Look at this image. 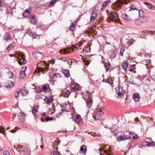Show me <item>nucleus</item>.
I'll return each mask as SVG.
<instances>
[{
	"mask_svg": "<svg viewBox=\"0 0 155 155\" xmlns=\"http://www.w3.org/2000/svg\"><path fill=\"white\" fill-rule=\"evenodd\" d=\"M38 66L41 67H38L35 71L38 72H43V74H44V72H47L49 68V65L45 61L38 63Z\"/></svg>",
	"mask_w": 155,
	"mask_h": 155,
	"instance_id": "obj_1",
	"label": "nucleus"
},
{
	"mask_svg": "<svg viewBox=\"0 0 155 155\" xmlns=\"http://www.w3.org/2000/svg\"><path fill=\"white\" fill-rule=\"evenodd\" d=\"M104 110L103 107L100 105L97 106L93 114L94 119L95 120L100 119L101 116L103 114Z\"/></svg>",
	"mask_w": 155,
	"mask_h": 155,
	"instance_id": "obj_2",
	"label": "nucleus"
},
{
	"mask_svg": "<svg viewBox=\"0 0 155 155\" xmlns=\"http://www.w3.org/2000/svg\"><path fill=\"white\" fill-rule=\"evenodd\" d=\"M82 95L83 98L85 100L86 102L87 107L88 108L91 107L93 104V101L89 92L87 91L86 92H83Z\"/></svg>",
	"mask_w": 155,
	"mask_h": 155,
	"instance_id": "obj_3",
	"label": "nucleus"
},
{
	"mask_svg": "<svg viewBox=\"0 0 155 155\" xmlns=\"http://www.w3.org/2000/svg\"><path fill=\"white\" fill-rule=\"evenodd\" d=\"M109 18L112 21L115 22L119 23L120 19L118 14L115 12H112L108 15Z\"/></svg>",
	"mask_w": 155,
	"mask_h": 155,
	"instance_id": "obj_4",
	"label": "nucleus"
},
{
	"mask_svg": "<svg viewBox=\"0 0 155 155\" xmlns=\"http://www.w3.org/2000/svg\"><path fill=\"white\" fill-rule=\"evenodd\" d=\"M99 150L100 152L103 150L107 155H111V154L109 153L110 152V147L107 145L103 148H99Z\"/></svg>",
	"mask_w": 155,
	"mask_h": 155,
	"instance_id": "obj_5",
	"label": "nucleus"
},
{
	"mask_svg": "<svg viewBox=\"0 0 155 155\" xmlns=\"http://www.w3.org/2000/svg\"><path fill=\"white\" fill-rule=\"evenodd\" d=\"M46 114L45 113H43L42 114V117L41 118V121L42 122H44L45 120L46 122L52 120L53 119L52 117H47L46 116Z\"/></svg>",
	"mask_w": 155,
	"mask_h": 155,
	"instance_id": "obj_6",
	"label": "nucleus"
},
{
	"mask_svg": "<svg viewBox=\"0 0 155 155\" xmlns=\"http://www.w3.org/2000/svg\"><path fill=\"white\" fill-rule=\"evenodd\" d=\"M18 63L20 65L24 64L27 63V61L23 57V55H19L18 57Z\"/></svg>",
	"mask_w": 155,
	"mask_h": 155,
	"instance_id": "obj_7",
	"label": "nucleus"
},
{
	"mask_svg": "<svg viewBox=\"0 0 155 155\" xmlns=\"http://www.w3.org/2000/svg\"><path fill=\"white\" fill-rule=\"evenodd\" d=\"M80 88V85L76 83L72 84L71 86V90L73 92H75L79 90Z\"/></svg>",
	"mask_w": 155,
	"mask_h": 155,
	"instance_id": "obj_8",
	"label": "nucleus"
},
{
	"mask_svg": "<svg viewBox=\"0 0 155 155\" xmlns=\"http://www.w3.org/2000/svg\"><path fill=\"white\" fill-rule=\"evenodd\" d=\"M130 137L129 136L126 135L124 134L121 135L117 138V140L119 142L127 139H130Z\"/></svg>",
	"mask_w": 155,
	"mask_h": 155,
	"instance_id": "obj_9",
	"label": "nucleus"
},
{
	"mask_svg": "<svg viewBox=\"0 0 155 155\" xmlns=\"http://www.w3.org/2000/svg\"><path fill=\"white\" fill-rule=\"evenodd\" d=\"M27 67H23L20 71V74L19 75V78L20 79H22L25 78L26 76V74L25 71Z\"/></svg>",
	"mask_w": 155,
	"mask_h": 155,
	"instance_id": "obj_10",
	"label": "nucleus"
},
{
	"mask_svg": "<svg viewBox=\"0 0 155 155\" xmlns=\"http://www.w3.org/2000/svg\"><path fill=\"white\" fill-rule=\"evenodd\" d=\"M83 43V42L82 41H81L76 43L75 45H74L73 48L72 49L73 51L74 52L78 50L80 47L82 46Z\"/></svg>",
	"mask_w": 155,
	"mask_h": 155,
	"instance_id": "obj_11",
	"label": "nucleus"
},
{
	"mask_svg": "<svg viewBox=\"0 0 155 155\" xmlns=\"http://www.w3.org/2000/svg\"><path fill=\"white\" fill-rule=\"evenodd\" d=\"M125 3H126L125 0H118L115 2V4L116 7H117L118 8L120 9L121 8V5L122 4H124Z\"/></svg>",
	"mask_w": 155,
	"mask_h": 155,
	"instance_id": "obj_12",
	"label": "nucleus"
},
{
	"mask_svg": "<svg viewBox=\"0 0 155 155\" xmlns=\"http://www.w3.org/2000/svg\"><path fill=\"white\" fill-rule=\"evenodd\" d=\"M35 15H30L29 17V20L31 23L34 25L37 24V20L35 18Z\"/></svg>",
	"mask_w": 155,
	"mask_h": 155,
	"instance_id": "obj_13",
	"label": "nucleus"
},
{
	"mask_svg": "<svg viewBox=\"0 0 155 155\" xmlns=\"http://www.w3.org/2000/svg\"><path fill=\"white\" fill-rule=\"evenodd\" d=\"M133 99L136 101H138L140 98V96L138 93H134L132 95Z\"/></svg>",
	"mask_w": 155,
	"mask_h": 155,
	"instance_id": "obj_14",
	"label": "nucleus"
},
{
	"mask_svg": "<svg viewBox=\"0 0 155 155\" xmlns=\"http://www.w3.org/2000/svg\"><path fill=\"white\" fill-rule=\"evenodd\" d=\"M31 8H29L28 9L25 10V12L23 14V16L25 17H28L31 12Z\"/></svg>",
	"mask_w": 155,
	"mask_h": 155,
	"instance_id": "obj_15",
	"label": "nucleus"
},
{
	"mask_svg": "<svg viewBox=\"0 0 155 155\" xmlns=\"http://www.w3.org/2000/svg\"><path fill=\"white\" fill-rule=\"evenodd\" d=\"M70 52V50L68 48H65L61 49L60 51V53L62 54H68Z\"/></svg>",
	"mask_w": 155,
	"mask_h": 155,
	"instance_id": "obj_16",
	"label": "nucleus"
},
{
	"mask_svg": "<svg viewBox=\"0 0 155 155\" xmlns=\"http://www.w3.org/2000/svg\"><path fill=\"white\" fill-rule=\"evenodd\" d=\"M21 92L22 95L23 96L27 95L28 93V90L25 87H23L21 90Z\"/></svg>",
	"mask_w": 155,
	"mask_h": 155,
	"instance_id": "obj_17",
	"label": "nucleus"
},
{
	"mask_svg": "<svg viewBox=\"0 0 155 155\" xmlns=\"http://www.w3.org/2000/svg\"><path fill=\"white\" fill-rule=\"evenodd\" d=\"M110 2V1L109 0H107L104 2L102 5L101 7L100 8L101 9V10H103L104 9L107 5L109 4Z\"/></svg>",
	"mask_w": 155,
	"mask_h": 155,
	"instance_id": "obj_18",
	"label": "nucleus"
},
{
	"mask_svg": "<svg viewBox=\"0 0 155 155\" xmlns=\"http://www.w3.org/2000/svg\"><path fill=\"white\" fill-rule=\"evenodd\" d=\"M97 18L96 12H92L91 17L90 21L93 22Z\"/></svg>",
	"mask_w": 155,
	"mask_h": 155,
	"instance_id": "obj_19",
	"label": "nucleus"
},
{
	"mask_svg": "<svg viewBox=\"0 0 155 155\" xmlns=\"http://www.w3.org/2000/svg\"><path fill=\"white\" fill-rule=\"evenodd\" d=\"M44 100L46 101L47 104L52 102V98L51 97L46 96Z\"/></svg>",
	"mask_w": 155,
	"mask_h": 155,
	"instance_id": "obj_20",
	"label": "nucleus"
},
{
	"mask_svg": "<svg viewBox=\"0 0 155 155\" xmlns=\"http://www.w3.org/2000/svg\"><path fill=\"white\" fill-rule=\"evenodd\" d=\"M128 61H125L123 62L122 64V67L126 71L127 70V68L128 67Z\"/></svg>",
	"mask_w": 155,
	"mask_h": 155,
	"instance_id": "obj_21",
	"label": "nucleus"
},
{
	"mask_svg": "<svg viewBox=\"0 0 155 155\" xmlns=\"http://www.w3.org/2000/svg\"><path fill=\"white\" fill-rule=\"evenodd\" d=\"M130 134L131 135L130 136H129V137H130V139H136L138 137V135L135 134L134 132H130Z\"/></svg>",
	"mask_w": 155,
	"mask_h": 155,
	"instance_id": "obj_22",
	"label": "nucleus"
},
{
	"mask_svg": "<svg viewBox=\"0 0 155 155\" xmlns=\"http://www.w3.org/2000/svg\"><path fill=\"white\" fill-rule=\"evenodd\" d=\"M49 87V85L48 84H46L43 85L42 87V91H44L45 93L48 92Z\"/></svg>",
	"mask_w": 155,
	"mask_h": 155,
	"instance_id": "obj_23",
	"label": "nucleus"
},
{
	"mask_svg": "<svg viewBox=\"0 0 155 155\" xmlns=\"http://www.w3.org/2000/svg\"><path fill=\"white\" fill-rule=\"evenodd\" d=\"M87 148L84 145H82L80 147V150L84 154H85L87 151Z\"/></svg>",
	"mask_w": 155,
	"mask_h": 155,
	"instance_id": "obj_24",
	"label": "nucleus"
},
{
	"mask_svg": "<svg viewBox=\"0 0 155 155\" xmlns=\"http://www.w3.org/2000/svg\"><path fill=\"white\" fill-rule=\"evenodd\" d=\"M102 82L107 83L110 84H112L113 83L112 80L111 79V78L110 77H108L107 79H103L102 80Z\"/></svg>",
	"mask_w": 155,
	"mask_h": 155,
	"instance_id": "obj_25",
	"label": "nucleus"
},
{
	"mask_svg": "<svg viewBox=\"0 0 155 155\" xmlns=\"http://www.w3.org/2000/svg\"><path fill=\"white\" fill-rule=\"evenodd\" d=\"M111 65L109 62H105L104 63V67L106 69V71L107 72L110 69Z\"/></svg>",
	"mask_w": 155,
	"mask_h": 155,
	"instance_id": "obj_26",
	"label": "nucleus"
},
{
	"mask_svg": "<svg viewBox=\"0 0 155 155\" xmlns=\"http://www.w3.org/2000/svg\"><path fill=\"white\" fill-rule=\"evenodd\" d=\"M62 73L64 74V76L66 77H68L70 76L69 71L68 70L63 69L62 70Z\"/></svg>",
	"mask_w": 155,
	"mask_h": 155,
	"instance_id": "obj_27",
	"label": "nucleus"
},
{
	"mask_svg": "<svg viewBox=\"0 0 155 155\" xmlns=\"http://www.w3.org/2000/svg\"><path fill=\"white\" fill-rule=\"evenodd\" d=\"M81 117L80 115H77L75 118L74 121L76 123L78 124L81 121Z\"/></svg>",
	"mask_w": 155,
	"mask_h": 155,
	"instance_id": "obj_28",
	"label": "nucleus"
},
{
	"mask_svg": "<svg viewBox=\"0 0 155 155\" xmlns=\"http://www.w3.org/2000/svg\"><path fill=\"white\" fill-rule=\"evenodd\" d=\"M14 85L13 82L11 81H9L6 83V86L7 88H11L13 87Z\"/></svg>",
	"mask_w": 155,
	"mask_h": 155,
	"instance_id": "obj_29",
	"label": "nucleus"
},
{
	"mask_svg": "<svg viewBox=\"0 0 155 155\" xmlns=\"http://www.w3.org/2000/svg\"><path fill=\"white\" fill-rule=\"evenodd\" d=\"M60 74L58 73H54L52 77V81H55L58 77H60Z\"/></svg>",
	"mask_w": 155,
	"mask_h": 155,
	"instance_id": "obj_30",
	"label": "nucleus"
},
{
	"mask_svg": "<svg viewBox=\"0 0 155 155\" xmlns=\"http://www.w3.org/2000/svg\"><path fill=\"white\" fill-rule=\"evenodd\" d=\"M57 2L56 0H51L49 3V6L50 7H53Z\"/></svg>",
	"mask_w": 155,
	"mask_h": 155,
	"instance_id": "obj_31",
	"label": "nucleus"
},
{
	"mask_svg": "<svg viewBox=\"0 0 155 155\" xmlns=\"http://www.w3.org/2000/svg\"><path fill=\"white\" fill-rule=\"evenodd\" d=\"M122 17L123 19L126 21H130L131 20V18L129 17L126 14L123 15Z\"/></svg>",
	"mask_w": 155,
	"mask_h": 155,
	"instance_id": "obj_32",
	"label": "nucleus"
},
{
	"mask_svg": "<svg viewBox=\"0 0 155 155\" xmlns=\"http://www.w3.org/2000/svg\"><path fill=\"white\" fill-rule=\"evenodd\" d=\"M90 48L88 46H86L84 47V48H83V50L81 51V53L83 52L84 51L87 52H90Z\"/></svg>",
	"mask_w": 155,
	"mask_h": 155,
	"instance_id": "obj_33",
	"label": "nucleus"
},
{
	"mask_svg": "<svg viewBox=\"0 0 155 155\" xmlns=\"http://www.w3.org/2000/svg\"><path fill=\"white\" fill-rule=\"evenodd\" d=\"M71 92V91L69 90H67L64 92L63 94V97H66L68 98L69 97V95Z\"/></svg>",
	"mask_w": 155,
	"mask_h": 155,
	"instance_id": "obj_34",
	"label": "nucleus"
},
{
	"mask_svg": "<svg viewBox=\"0 0 155 155\" xmlns=\"http://www.w3.org/2000/svg\"><path fill=\"white\" fill-rule=\"evenodd\" d=\"M135 24L137 26H139L141 25L142 24V21L140 18H138L135 21Z\"/></svg>",
	"mask_w": 155,
	"mask_h": 155,
	"instance_id": "obj_35",
	"label": "nucleus"
},
{
	"mask_svg": "<svg viewBox=\"0 0 155 155\" xmlns=\"http://www.w3.org/2000/svg\"><path fill=\"white\" fill-rule=\"evenodd\" d=\"M11 37L10 35L8 33L6 34L4 36V40L8 41L9 40H11Z\"/></svg>",
	"mask_w": 155,
	"mask_h": 155,
	"instance_id": "obj_36",
	"label": "nucleus"
},
{
	"mask_svg": "<svg viewBox=\"0 0 155 155\" xmlns=\"http://www.w3.org/2000/svg\"><path fill=\"white\" fill-rule=\"evenodd\" d=\"M35 89L37 93H40L42 91V87H40L36 86L35 87Z\"/></svg>",
	"mask_w": 155,
	"mask_h": 155,
	"instance_id": "obj_37",
	"label": "nucleus"
},
{
	"mask_svg": "<svg viewBox=\"0 0 155 155\" xmlns=\"http://www.w3.org/2000/svg\"><path fill=\"white\" fill-rule=\"evenodd\" d=\"M21 92V89L20 88H17L16 91V93L15 94V97L17 99L18 95Z\"/></svg>",
	"mask_w": 155,
	"mask_h": 155,
	"instance_id": "obj_38",
	"label": "nucleus"
},
{
	"mask_svg": "<svg viewBox=\"0 0 155 155\" xmlns=\"http://www.w3.org/2000/svg\"><path fill=\"white\" fill-rule=\"evenodd\" d=\"M38 110H37L36 107L34 106L32 108V113L35 116H36V114Z\"/></svg>",
	"mask_w": 155,
	"mask_h": 155,
	"instance_id": "obj_39",
	"label": "nucleus"
},
{
	"mask_svg": "<svg viewBox=\"0 0 155 155\" xmlns=\"http://www.w3.org/2000/svg\"><path fill=\"white\" fill-rule=\"evenodd\" d=\"M141 19V21H142V23L146 22L147 21V18L145 16H143L142 17H140Z\"/></svg>",
	"mask_w": 155,
	"mask_h": 155,
	"instance_id": "obj_40",
	"label": "nucleus"
},
{
	"mask_svg": "<svg viewBox=\"0 0 155 155\" xmlns=\"http://www.w3.org/2000/svg\"><path fill=\"white\" fill-rule=\"evenodd\" d=\"M110 56L111 58H114L116 56V53L113 51H110Z\"/></svg>",
	"mask_w": 155,
	"mask_h": 155,
	"instance_id": "obj_41",
	"label": "nucleus"
},
{
	"mask_svg": "<svg viewBox=\"0 0 155 155\" xmlns=\"http://www.w3.org/2000/svg\"><path fill=\"white\" fill-rule=\"evenodd\" d=\"M117 92L124 93V91H123L122 87H120V86H118V88L117 90Z\"/></svg>",
	"mask_w": 155,
	"mask_h": 155,
	"instance_id": "obj_42",
	"label": "nucleus"
},
{
	"mask_svg": "<svg viewBox=\"0 0 155 155\" xmlns=\"http://www.w3.org/2000/svg\"><path fill=\"white\" fill-rule=\"evenodd\" d=\"M139 14L140 17H142L144 16V12L141 9L139 10Z\"/></svg>",
	"mask_w": 155,
	"mask_h": 155,
	"instance_id": "obj_43",
	"label": "nucleus"
},
{
	"mask_svg": "<svg viewBox=\"0 0 155 155\" xmlns=\"http://www.w3.org/2000/svg\"><path fill=\"white\" fill-rule=\"evenodd\" d=\"M148 147H150V146H155V142L152 141L151 142H149V143H148Z\"/></svg>",
	"mask_w": 155,
	"mask_h": 155,
	"instance_id": "obj_44",
	"label": "nucleus"
},
{
	"mask_svg": "<svg viewBox=\"0 0 155 155\" xmlns=\"http://www.w3.org/2000/svg\"><path fill=\"white\" fill-rule=\"evenodd\" d=\"M114 135L115 136H117V133H118V130L117 129H115L114 130L111 131Z\"/></svg>",
	"mask_w": 155,
	"mask_h": 155,
	"instance_id": "obj_45",
	"label": "nucleus"
},
{
	"mask_svg": "<svg viewBox=\"0 0 155 155\" xmlns=\"http://www.w3.org/2000/svg\"><path fill=\"white\" fill-rule=\"evenodd\" d=\"M20 119H23L25 116L24 114L21 113L18 116Z\"/></svg>",
	"mask_w": 155,
	"mask_h": 155,
	"instance_id": "obj_46",
	"label": "nucleus"
},
{
	"mask_svg": "<svg viewBox=\"0 0 155 155\" xmlns=\"http://www.w3.org/2000/svg\"><path fill=\"white\" fill-rule=\"evenodd\" d=\"M5 130L4 129L3 127H2L1 126H0V133H2L5 135L4 132L5 131Z\"/></svg>",
	"mask_w": 155,
	"mask_h": 155,
	"instance_id": "obj_47",
	"label": "nucleus"
},
{
	"mask_svg": "<svg viewBox=\"0 0 155 155\" xmlns=\"http://www.w3.org/2000/svg\"><path fill=\"white\" fill-rule=\"evenodd\" d=\"M117 93V94L118 95V98H120L121 97L123 96L124 93H120V92Z\"/></svg>",
	"mask_w": 155,
	"mask_h": 155,
	"instance_id": "obj_48",
	"label": "nucleus"
},
{
	"mask_svg": "<svg viewBox=\"0 0 155 155\" xmlns=\"http://www.w3.org/2000/svg\"><path fill=\"white\" fill-rule=\"evenodd\" d=\"M131 10H138V9H137L133 5H131L130 7V8L129 9V11H131Z\"/></svg>",
	"mask_w": 155,
	"mask_h": 155,
	"instance_id": "obj_49",
	"label": "nucleus"
},
{
	"mask_svg": "<svg viewBox=\"0 0 155 155\" xmlns=\"http://www.w3.org/2000/svg\"><path fill=\"white\" fill-rule=\"evenodd\" d=\"M51 155H60L58 152L53 151L51 153Z\"/></svg>",
	"mask_w": 155,
	"mask_h": 155,
	"instance_id": "obj_50",
	"label": "nucleus"
},
{
	"mask_svg": "<svg viewBox=\"0 0 155 155\" xmlns=\"http://www.w3.org/2000/svg\"><path fill=\"white\" fill-rule=\"evenodd\" d=\"M51 109V110L52 111L51 112L52 113L55 111V106H54V104H52Z\"/></svg>",
	"mask_w": 155,
	"mask_h": 155,
	"instance_id": "obj_51",
	"label": "nucleus"
},
{
	"mask_svg": "<svg viewBox=\"0 0 155 155\" xmlns=\"http://www.w3.org/2000/svg\"><path fill=\"white\" fill-rule=\"evenodd\" d=\"M124 50V49L123 48H120V54L121 56H123V52Z\"/></svg>",
	"mask_w": 155,
	"mask_h": 155,
	"instance_id": "obj_52",
	"label": "nucleus"
},
{
	"mask_svg": "<svg viewBox=\"0 0 155 155\" xmlns=\"http://www.w3.org/2000/svg\"><path fill=\"white\" fill-rule=\"evenodd\" d=\"M8 77L9 78H13V74L12 72L11 71H9L8 72Z\"/></svg>",
	"mask_w": 155,
	"mask_h": 155,
	"instance_id": "obj_53",
	"label": "nucleus"
},
{
	"mask_svg": "<svg viewBox=\"0 0 155 155\" xmlns=\"http://www.w3.org/2000/svg\"><path fill=\"white\" fill-rule=\"evenodd\" d=\"M77 23L76 21H75L74 22L71 23L70 26L71 27H75V26L76 25Z\"/></svg>",
	"mask_w": 155,
	"mask_h": 155,
	"instance_id": "obj_54",
	"label": "nucleus"
},
{
	"mask_svg": "<svg viewBox=\"0 0 155 155\" xmlns=\"http://www.w3.org/2000/svg\"><path fill=\"white\" fill-rule=\"evenodd\" d=\"M97 5H96V6H94V7L93 8L92 11V12H94L97 13V11H96Z\"/></svg>",
	"mask_w": 155,
	"mask_h": 155,
	"instance_id": "obj_55",
	"label": "nucleus"
},
{
	"mask_svg": "<svg viewBox=\"0 0 155 155\" xmlns=\"http://www.w3.org/2000/svg\"><path fill=\"white\" fill-rule=\"evenodd\" d=\"M3 155H10V153L7 151H5L4 152Z\"/></svg>",
	"mask_w": 155,
	"mask_h": 155,
	"instance_id": "obj_56",
	"label": "nucleus"
},
{
	"mask_svg": "<svg viewBox=\"0 0 155 155\" xmlns=\"http://www.w3.org/2000/svg\"><path fill=\"white\" fill-rule=\"evenodd\" d=\"M75 27H71L70 26V28H69V29L71 31H73L75 30Z\"/></svg>",
	"mask_w": 155,
	"mask_h": 155,
	"instance_id": "obj_57",
	"label": "nucleus"
},
{
	"mask_svg": "<svg viewBox=\"0 0 155 155\" xmlns=\"http://www.w3.org/2000/svg\"><path fill=\"white\" fill-rule=\"evenodd\" d=\"M148 143H149V142H147V141H145L143 143V145L147 146H148Z\"/></svg>",
	"mask_w": 155,
	"mask_h": 155,
	"instance_id": "obj_58",
	"label": "nucleus"
},
{
	"mask_svg": "<svg viewBox=\"0 0 155 155\" xmlns=\"http://www.w3.org/2000/svg\"><path fill=\"white\" fill-rule=\"evenodd\" d=\"M13 45V44H11L8 46V51L9 50V49H10L11 47L14 46Z\"/></svg>",
	"mask_w": 155,
	"mask_h": 155,
	"instance_id": "obj_59",
	"label": "nucleus"
},
{
	"mask_svg": "<svg viewBox=\"0 0 155 155\" xmlns=\"http://www.w3.org/2000/svg\"><path fill=\"white\" fill-rule=\"evenodd\" d=\"M83 61L84 62H85V61H86V62L85 63V64L86 65H88L89 64V62H88V61H87V60H85L84 59V60L83 59Z\"/></svg>",
	"mask_w": 155,
	"mask_h": 155,
	"instance_id": "obj_60",
	"label": "nucleus"
},
{
	"mask_svg": "<svg viewBox=\"0 0 155 155\" xmlns=\"http://www.w3.org/2000/svg\"><path fill=\"white\" fill-rule=\"evenodd\" d=\"M51 63L52 64H54L55 63V59L52 60Z\"/></svg>",
	"mask_w": 155,
	"mask_h": 155,
	"instance_id": "obj_61",
	"label": "nucleus"
},
{
	"mask_svg": "<svg viewBox=\"0 0 155 155\" xmlns=\"http://www.w3.org/2000/svg\"><path fill=\"white\" fill-rule=\"evenodd\" d=\"M138 120H139V119L138 118L136 117L135 118L134 120H135V121L138 122Z\"/></svg>",
	"mask_w": 155,
	"mask_h": 155,
	"instance_id": "obj_62",
	"label": "nucleus"
},
{
	"mask_svg": "<svg viewBox=\"0 0 155 155\" xmlns=\"http://www.w3.org/2000/svg\"><path fill=\"white\" fill-rule=\"evenodd\" d=\"M129 71H130V72H132V71H133V69L132 68H130V69H129Z\"/></svg>",
	"mask_w": 155,
	"mask_h": 155,
	"instance_id": "obj_63",
	"label": "nucleus"
},
{
	"mask_svg": "<svg viewBox=\"0 0 155 155\" xmlns=\"http://www.w3.org/2000/svg\"><path fill=\"white\" fill-rule=\"evenodd\" d=\"M132 67V68L133 69H134L135 68V65H133L132 66H131Z\"/></svg>",
	"mask_w": 155,
	"mask_h": 155,
	"instance_id": "obj_64",
	"label": "nucleus"
}]
</instances>
